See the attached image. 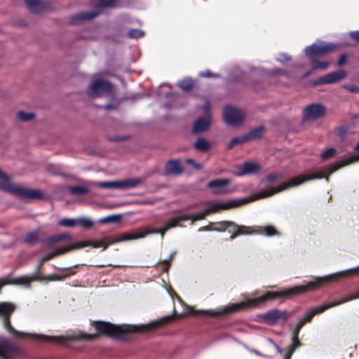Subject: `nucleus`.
<instances>
[{
    "label": "nucleus",
    "instance_id": "1",
    "mask_svg": "<svg viewBox=\"0 0 359 359\" xmlns=\"http://www.w3.org/2000/svg\"><path fill=\"white\" fill-rule=\"evenodd\" d=\"M15 309V305L10 302L0 303V316H4L3 325L9 333L17 337H30L38 341H48L52 344L67 346L71 341H93L98 337L97 333L86 334L76 332L68 335L49 336L36 333H25L16 330L11 324L9 316Z\"/></svg>",
    "mask_w": 359,
    "mask_h": 359
},
{
    "label": "nucleus",
    "instance_id": "2",
    "mask_svg": "<svg viewBox=\"0 0 359 359\" xmlns=\"http://www.w3.org/2000/svg\"><path fill=\"white\" fill-rule=\"evenodd\" d=\"M299 184V182L297 181V179H294L290 182H285L276 187L262 190L257 194L252 195L241 199L229 201L226 203L216 202L212 201H200V204L205 205L206 208H204L202 211L198 212L191 215V223H194L196 221L203 219L210 213L217 212L222 210H228L233 208H236L249 202L270 197L279 192H282L290 188H293Z\"/></svg>",
    "mask_w": 359,
    "mask_h": 359
},
{
    "label": "nucleus",
    "instance_id": "3",
    "mask_svg": "<svg viewBox=\"0 0 359 359\" xmlns=\"http://www.w3.org/2000/svg\"><path fill=\"white\" fill-rule=\"evenodd\" d=\"M172 315L163 316L149 323L140 325H114L110 323L95 320L91 325L99 334H105L113 339L127 341L134 332H144L155 330L163 325L168 323Z\"/></svg>",
    "mask_w": 359,
    "mask_h": 359
},
{
    "label": "nucleus",
    "instance_id": "4",
    "mask_svg": "<svg viewBox=\"0 0 359 359\" xmlns=\"http://www.w3.org/2000/svg\"><path fill=\"white\" fill-rule=\"evenodd\" d=\"M292 292L290 287L285 288L280 291H268L264 294L257 297L250 298L245 302H241L238 303L231 304L226 305L224 308L219 309H208V310H194L190 306H186L187 309V314L198 315L203 314L205 316L211 317H218L224 316L231 313L236 312L238 310L244 309L247 306L258 307L259 305L264 304L267 301L273 300L278 298H290L291 297Z\"/></svg>",
    "mask_w": 359,
    "mask_h": 359
},
{
    "label": "nucleus",
    "instance_id": "5",
    "mask_svg": "<svg viewBox=\"0 0 359 359\" xmlns=\"http://www.w3.org/2000/svg\"><path fill=\"white\" fill-rule=\"evenodd\" d=\"M356 273H359V265L323 276H315L314 280L308 282L306 285H297L290 287L292 295L294 296L306 292L309 290L318 289L324 284L336 282L344 277L354 276Z\"/></svg>",
    "mask_w": 359,
    "mask_h": 359
},
{
    "label": "nucleus",
    "instance_id": "6",
    "mask_svg": "<svg viewBox=\"0 0 359 359\" xmlns=\"http://www.w3.org/2000/svg\"><path fill=\"white\" fill-rule=\"evenodd\" d=\"M354 149L355 151H359V142L355 147ZM359 161V153L357 155L351 156L348 158H344L339 161H337L332 165H330L328 167L325 168L322 170L317 171L311 175H298L294 177L291 178L287 182H290L294 179H297V181L299 182V184L296 185L294 187H298L304 183H306L311 180H320L325 178L327 182H328V177L331 174L334 173L335 171L339 170V168L354 163L355 162Z\"/></svg>",
    "mask_w": 359,
    "mask_h": 359
},
{
    "label": "nucleus",
    "instance_id": "7",
    "mask_svg": "<svg viewBox=\"0 0 359 359\" xmlns=\"http://www.w3.org/2000/svg\"><path fill=\"white\" fill-rule=\"evenodd\" d=\"M322 313V309L319 306L312 307L305 312L303 317L299 318L295 325H290V328L292 330V344L286 348V353L284 356V359H291V357L295 350L302 346V343L299 339V335L301 330L305 324L310 323L316 315Z\"/></svg>",
    "mask_w": 359,
    "mask_h": 359
},
{
    "label": "nucleus",
    "instance_id": "8",
    "mask_svg": "<svg viewBox=\"0 0 359 359\" xmlns=\"http://www.w3.org/2000/svg\"><path fill=\"white\" fill-rule=\"evenodd\" d=\"M0 178L6 181V183H0V189L9 192L22 198L41 199L43 193L41 190L32 188H24L20 186H13L10 183V177L0 170Z\"/></svg>",
    "mask_w": 359,
    "mask_h": 359
},
{
    "label": "nucleus",
    "instance_id": "9",
    "mask_svg": "<svg viewBox=\"0 0 359 359\" xmlns=\"http://www.w3.org/2000/svg\"><path fill=\"white\" fill-rule=\"evenodd\" d=\"M148 234H146V228L140 230L138 233L134 234L130 233H124L119 235L116 238L112 239L109 238H105L103 240L99 241H85L84 242H89L90 245L88 247L91 246L95 248H103L104 250L109 245H112L116 243L133 241L144 238Z\"/></svg>",
    "mask_w": 359,
    "mask_h": 359
},
{
    "label": "nucleus",
    "instance_id": "10",
    "mask_svg": "<svg viewBox=\"0 0 359 359\" xmlns=\"http://www.w3.org/2000/svg\"><path fill=\"white\" fill-rule=\"evenodd\" d=\"M88 184L91 186H97L102 189H120L125 190L133 189L137 187L142 183V180L139 177L128 178L118 181H107V182H88Z\"/></svg>",
    "mask_w": 359,
    "mask_h": 359
},
{
    "label": "nucleus",
    "instance_id": "11",
    "mask_svg": "<svg viewBox=\"0 0 359 359\" xmlns=\"http://www.w3.org/2000/svg\"><path fill=\"white\" fill-rule=\"evenodd\" d=\"M114 91L112 83L105 79H98L93 80L86 90V93L89 97H101L104 94L107 96Z\"/></svg>",
    "mask_w": 359,
    "mask_h": 359
},
{
    "label": "nucleus",
    "instance_id": "12",
    "mask_svg": "<svg viewBox=\"0 0 359 359\" xmlns=\"http://www.w3.org/2000/svg\"><path fill=\"white\" fill-rule=\"evenodd\" d=\"M89 245H90V243L89 242L80 241V242L72 243L69 245L62 246V247H59V248H56L53 252L48 253L46 255H45L43 257H42L39 264L36 266L35 273H36L38 275L43 264H46V262L54 258L55 257L64 255V254L67 253L72 250H75L88 247Z\"/></svg>",
    "mask_w": 359,
    "mask_h": 359
},
{
    "label": "nucleus",
    "instance_id": "13",
    "mask_svg": "<svg viewBox=\"0 0 359 359\" xmlns=\"http://www.w3.org/2000/svg\"><path fill=\"white\" fill-rule=\"evenodd\" d=\"M245 116L243 109L232 105H226L223 109V119L227 126H240L244 122Z\"/></svg>",
    "mask_w": 359,
    "mask_h": 359
},
{
    "label": "nucleus",
    "instance_id": "14",
    "mask_svg": "<svg viewBox=\"0 0 359 359\" xmlns=\"http://www.w3.org/2000/svg\"><path fill=\"white\" fill-rule=\"evenodd\" d=\"M336 47L337 45L332 43L316 40L313 44L304 48V53L309 60L313 61L315 57L332 52Z\"/></svg>",
    "mask_w": 359,
    "mask_h": 359
},
{
    "label": "nucleus",
    "instance_id": "15",
    "mask_svg": "<svg viewBox=\"0 0 359 359\" xmlns=\"http://www.w3.org/2000/svg\"><path fill=\"white\" fill-rule=\"evenodd\" d=\"M24 357V351L9 341L0 338V359H11V357Z\"/></svg>",
    "mask_w": 359,
    "mask_h": 359
},
{
    "label": "nucleus",
    "instance_id": "16",
    "mask_svg": "<svg viewBox=\"0 0 359 359\" xmlns=\"http://www.w3.org/2000/svg\"><path fill=\"white\" fill-rule=\"evenodd\" d=\"M325 114V107L320 104L313 103L305 107L303 111L302 121L318 119Z\"/></svg>",
    "mask_w": 359,
    "mask_h": 359
},
{
    "label": "nucleus",
    "instance_id": "17",
    "mask_svg": "<svg viewBox=\"0 0 359 359\" xmlns=\"http://www.w3.org/2000/svg\"><path fill=\"white\" fill-rule=\"evenodd\" d=\"M346 76V72L344 70H338L318 77L313 80L312 83L314 86L334 83L343 80Z\"/></svg>",
    "mask_w": 359,
    "mask_h": 359
},
{
    "label": "nucleus",
    "instance_id": "18",
    "mask_svg": "<svg viewBox=\"0 0 359 359\" xmlns=\"http://www.w3.org/2000/svg\"><path fill=\"white\" fill-rule=\"evenodd\" d=\"M99 15V12L88 11L81 12L69 17V24L71 25H79L84 21L93 19Z\"/></svg>",
    "mask_w": 359,
    "mask_h": 359
},
{
    "label": "nucleus",
    "instance_id": "19",
    "mask_svg": "<svg viewBox=\"0 0 359 359\" xmlns=\"http://www.w3.org/2000/svg\"><path fill=\"white\" fill-rule=\"evenodd\" d=\"M261 170V167L257 163L245 161L241 166L238 167V170L236 173V176L241 177L248 175H255L258 173Z\"/></svg>",
    "mask_w": 359,
    "mask_h": 359
},
{
    "label": "nucleus",
    "instance_id": "20",
    "mask_svg": "<svg viewBox=\"0 0 359 359\" xmlns=\"http://www.w3.org/2000/svg\"><path fill=\"white\" fill-rule=\"evenodd\" d=\"M178 226L179 224L176 218L174 217L168 220L160 229H154L147 227L146 234H160L163 238L166 231Z\"/></svg>",
    "mask_w": 359,
    "mask_h": 359
},
{
    "label": "nucleus",
    "instance_id": "21",
    "mask_svg": "<svg viewBox=\"0 0 359 359\" xmlns=\"http://www.w3.org/2000/svg\"><path fill=\"white\" fill-rule=\"evenodd\" d=\"M183 168L180 161L178 159L169 160L165 165V175H176L178 176L182 173Z\"/></svg>",
    "mask_w": 359,
    "mask_h": 359
},
{
    "label": "nucleus",
    "instance_id": "22",
    "mask_svg": "<svg viewBox=\"0 0 359 359\" xmlns=\"http://www.w3.org/2000/svg\"><path fill=\"white\" fill-rule=\"evenodd\" d=\"M210 119L208 117L201 116L194 123L191 134L197 135L206 131L210 127Z\"/></svg>",
    "mask_w": 359,
    "mask_h": 359
},
{
    "label": "nucleus",
    "instance_id": "23",
    "mask_svg": "<svg viewBox=\"0 0 359 359\" xmlns=\"http://www.w3.org/2000/svg\"><path fill=\"white\" fill-rule=\"evenodd\" d=\"M39 278L36 273H34L32 276H22L20 277L14 278L13 279L8 278L9 285H22L25 287H29L30 283L34 280H39Z\"/></svg>",
    "mask_w": 359,
    "mask_h": 359
},
{
    "label": "nucleus",
    "instance_id": "24",
    "mask_svg": "<svg viewBox=\"0 0 359 359\" xmlns=\"http://www.w3.org/2000/svg\"><path fill=\"white\" fill-rule=\"evenodd\" d=\"M359 299V290L357 294H352L351 296H346L342 298L341 299L331 302V303H324L322 305L319 306L320 309H322L323 313L326 310L345 304L346 302H348L352 300H355Z\"/></svg>",
    "mask_w": 359,
    "mask_h": 359
},
{
    "label": "nucleus",
    "instance_id": "25",
    "mask_svg": "<svg viewBox=\"0 0 359 359\" xmlns=\"http://www.w3.org/2000/svg\"><path fill=\"white\" fill-rule=\"evenodd\" d=\"M229 183L230 180L226 178H217L210 181L207 184V187L212 189V194H221L219 189L226 187Z\"/></svg>",
    "mask_w": 359,
    "mask_h": 359
},
{
    "label": "nucleus",
    "instance_id": "26",
    "mask_svg": "<svg viewBox=\"0 0 359 359\" xmlns=\"http://www.w3.org/2000/svg\"><path fill=\"white\" fill-rule=\"evenodd\" d=\"M257 233L266 237L282 236V233L277 230L273 225L259 226Z\"/></svg>",
    "mask_w": 359,
    "mask_h": 359
},
{
    "label": "nucleus",
    "instance_id": "27",
    "mask_svg": "<svg viewBox=\"0 0 359 359\" xmlns=\"http://www.w3.org/2000/svg\"><path fill=\"white\" fill-rule=\"evenodd\" d=\"M262 320L267 323L274 325L279 321V310L273 309L260 316Z\"/></svg>",
    "mask_w": 359,
    "mask_h": 359
},
{
    "label": "nucleus",
    "instance_id": "28",
    "mask_svg": "<svg viewBox=\"0 0 359 359\" xmlns=\"http://www.w3.org/2000/svg\"><path fill=\"white\" fill-rule=\"evenodd\" d=\"M107 97L109 98V102L107 104L99 106L98 107L107 111L116 109L120 104V101L118 99L114 90L111 92V93L109 94Z\"/></svg>",
    "mask_w": 359,
    "mask_h": 359
},
{
    "label": "nucleus",
    "instance_id": "29",
    "mask_svg": "<svg viewBox=\"0 0 359 359\" xmlns=\"http://www.w3.org/2000/svg\"><path fill=\"white\" fill-rule=\"evenodd\" d=\"M194 147L196 150L202 152H206L211 148V144L209 141L203 137H198L196 139L194 144Z\"/></svg>",
    "mask_w": 359,
    "mask_h": 359
},
{
    "label": "nucleus",
    "instance_id": "30",
    "mask_svg": "<svg viewBox=\"0 0 359 359\" xmlns=\"http://www.w3.org/2000/svg\"><path fill=\"white\" fill-rule=\"evenodd\" d=\"M234 231L231 235L230 236V239L233 240L237 236H241V235H248L250 233V231H249V227L243 226V225H238L236 224V226H231Z\"/></svg>",
    "mask_w": 359,
    "mask_h": 359
},
{
    "label": "nucleus",
    "instance_id": "31",
    "mask_svg": "<svg viewBox=\"0 0 359 359\" xmlns=\"http://www.w3.org/2000/svg\"><path fill=\"white\" fill-rule=\"evenodd\" d=\"M266 128L264 126H260L259 127L250 130L248 133L250 140H252L261 138Z\"/></svg>",
    "mask_w": 359,
    "mask_h": 359
},
{
    "label": "nucleus",
    "instance_id": "32",
    "mask_svg": "<svg viewBox=\"0 0 359 359\" xmlns=\"http://www.w3.org/2000/svg\"><path fill=\"white\" fill-rule=\"evenodd\" d=\"M121 217L122 215L121 214L108 215L100 218L98 222L100 224H116L121 221Z\"/></svg>",
    "mask_w": 359,
    "mask_h": 359
},
{
    "label": "nucleus",
    "instance_id": "33",
    "mask_svg": "<svg viewBox=\"0 0 359 359\" xmlns=\"http://www.w3.org/2000/svg\"><path fill=\"white\" fill-rule=\"evenodd\" d=\"M118 0H91L96 8H109L114 6Z\"/></svg>",
    "mask_w": 359,
    "mask_h": 359
},
{
    "label": "nucleus",
    "instance_id": "34",
    "mask_svg": "<svg viewBox=\"0 0 359 359\" xmlns=\"http://www.w3.org/2000/svg\"><path fill=\"white\" fill-rule=\"evenodd\" d=\"M177 86L182 90L189 91L194 86L193 80L191 77H185L177 82Z\"/></svg>",
    "mask_w": 359,
    "mask_h": 359
},
{
    "label": "nucleus",
    "instance_id": "35",
    "mask_svg": "<svg viewBox=\"0 0 359 359\" xmlns=\"http://www.w3.org/2000/svg\"><path fill=\"white\" fill-rule=\"evenodd\" d=\"M27 7L36 13L39 12L43 7L42 1L41 0H24Z\"/></svg>",
    "mask_w": 359,
    "mask_h": 359
},
{
    "label": "nucleus",
    "instance_id": "36",
    "mask_svg": "<svg viewBox=\"0 0 359 359\" xmlns=\"http://www.w3.org/2000/svg\"><path fill=\"white\" fill-rule=\"evenodd\" d=\"M69 192L73 195L83 196L89 192V189L83 186H72L69 187Z\"/></svg>",
    "mask_w": 359,
    "mask_h": 359
},
{
    "label": "nucleus",
    "instance_id": "37",
    "mask_svg": "<svg viewBox=\"0 0 359 359\" xmlns=\"http://www.w3.org/2000/svg\"><path fill=\"white\" fill-rule=\"evenodd\" d=\"M352 133V126L351 125H344L338 128V136L341 140H344L348 134Z\"/></svg>",
    "mask_w": 359,
    "mask_h": 359
},
{
    "label": "nucleus",
    "instance_id": "38",
    "mask_svg": "<svg viewBox=\"0 0 359 359\" xmlns=\"http://www.w3.org/2000/svg\"><path fill=\"white\" fill-rule=\"evenodd\" d=\"M16 116L18 120L23 122H28L32 121L35 117V114L33 112L26 113L22 110L17 112Z\"/></svg>",
    "mask_w": 359,
    "mask_h": 359
},
{
    "label": "nucleus",
    "instance_id": "39",
    "mask_svg": "<svg viewBox=\"0 0 359 359\" xmlns=\"http://www.w3.org/2000/svg\"><path fill=\"white\" fill-rule=\"evenodd\" d=\"M57 224L60 226L73 228L77 225V218H62Z\"/></svg>",
    "mask_w": 359,
    "mask_h": 359
},
{
    "label": "nucleus",
    "instance_id": "40",
    "mask_svg": "<svg viewBox=\"0 0 359 359\" xmlns=\"http://www.w3.org/2000/svg\"><path fill=\"white\" fill-rule=\"evenodd\" d=\"M77 224H80L84 229H90L93 226L94 222L89 217H77Z\"/></svg>",
    "mask_w": 359,
    "mask_h": 359
},
{
    "label": "nucleus",
    "instance_id": "41",
    "mask_svg": "<svg viewBox=\"0 0 359 359\" xmlns=\"http://www.w3.org/2000/svg\"><path fill=\"white\" fill-rule=\"evenodd\" d=\"M145 32L140 29H130L128 32L127 36L129 39H137L144 36Z\"/></svg>",
    "mask_w": 359,
    "mask_h": 359
},
{
    "label": "nucleus",
    "instance_id": "42",
    "mask_svg": "<svg viewBox=\"0 0 359 359\" xmlns=\"http://www.w3.org/2000/svg\"><path fill=\"white\" fill-rule=\"evenodd\" d=\"M217 225L218 227L212 229V231H224L229 227L236 226V223L231 221H222L217 223Z\"/></svg>",
    "mask_w": 359,
    "mask_h": 359
},
{
    "label": "nucleus",
    "instance_id": "43",
    "mask_svg": "<svg viewBox=\"0 0 359 359\" xmlns=\"http://www.w3.org/2000/svg\"><path fill=\"white\" fill-rule=\"evenodd\" d=\"M38 237H39L38 231H30V232L27 233L26 234V236H25L23 241L26 243H27L29 245H32L37 241Z\"/></svg>",
    "mask_w": 359,
    "mask_h": 359
},
{
    "label": "nucleus",
    "instance_id": "44",
    "mask_svg": "<svg viewBox=\"0 0 359 359\" xmlns=\"http://www.w3.org/2000/svg\"><path fill=\"white\" fill-rule=\"evenodd\" d=\"M337 151L334 147H330L327 149L324 152L320 154L321 161H326L333 156H334L337 154Z\"/></svg>",
    "mask_w": 359,
    "mask_h": 359
},
{
    "label": "nucleus",
    "instance_id": "45",
    "mask_svg": "<svg viewBox=\"0 0 359 359\" xmlns=\"http://www.w3.org/2000/svg\"><path fill=\"white\" fill-rule=\"evenodd\" d=\"M283 177V175L281 172H273L269 174L267 177L265 178L264 181L266 182L272 183L276 182L280 179H282Z\"/></svg>",
    "mask_w": 359,
    "mask_h": 359
},
{
    "label": "nucleus",
    "instance_id": "46",
    "mask_svg": "<svg viewBox=\"0 0 359 359\" xmlns=\"http://www.w3.org/2000/svg\"><path fill=\"white\" fill-rule=\"evenodd\" d=\"M311 62L312 63L313 69L314 70L318 69H325L329 66V63L327 62H321L315 60H313V61Z\"/></svg>",
    "mask_w": 359,
    "mask_h": 359
},
{
    "label": "nucleus",
    "instance_id": "47",
    "mask_svg": "<svg viewBox=\"0 0 359 359\" xmlns=\"http://www.w3.org/2000/svg\"><path fill=\"white\" fill-rule=\"evenodd\" d=\"M44 243L48 245V246H53V245L59 243V241H58V238H57V235H53V236H49L48 238H46L44 241Z\"/></svg>",
    "mask_w": 359,
    "mask_h": 359
},
{
    "label": "nucleus",
    "instance_id": "48",
    "mask_svg": "<svg viewBox=\"0 0 359 359\" xmlns=\"http://www.w3.org/2000/svg\"><path fill=\"white\" fill-rule=\"evenodd\" d=\"M277 61L281 63L288 62L291 60V57L287 53H280L276 58Z\"/></svg>",
    "mask_w": 359,
    "mask_h": 359
},
{
    "label": "nucleus",
    "instance_id": "49",
    "mask_svg": "<svg viewBox=\"0 0 359 359\" xmlns=\"http://www.w3.org/2000/svg\"><path fill=\"white\" fill-rule=\"evenodd\" d=\"M292 315V313H289L286 311L279 310V320H287Z\"/></svg>",
    "mask_w": 359,
    "mask_h": 359
},
{
    "label": "nucleus",
    "instance_id": "50",
    "mask_svg": "<svg viewBox=\"0 0 359 359\" xmlns=\"http://www.w3.org/2000/svg\"><path fill=\"white\" fill-rule=\"evenodd\" d=\"M343 88L349 90L351 93H359V88L354 85H344Z\"/></svg>",
    "mask_w": 359,
    "mask_h": 359
},
{
    "label": "nucleus",
    "instance_id": "51",
    "mask_svg": "<svg viewBox=\"0 0 359 359\" xmlns=\"http://www.w3.org/2000/svg\"><path fill=\"white\" fill-rule=\"evenodd\" d=\"M57 236L59 242L62 241H66V240L67 241L72 240V236L69 233H60V234H57Z\"/></svg>",
    "mask_w": 359,
    "mask_h": 359
},
{
    "label": "nucleus",
    "instance_id": "52",
    "mask_svg": "<svg viewBox=\"0 0 359 359\" xmlns=\"http://www.w3.org/2000/svg\"><path fill=\"white\" fill-rule=\"evenodd\" d=\"M186 162L189 164H191L192 165V166L196 169V170H201L202 168V165L201 164H199L198 163L196 162L194 159L192 158H187L186 160Z\"/></svg>",
    "mask_w": 359,
    "mask_h": 359
},
{
    "label": "nucleus",
    "instance_id": "53",
    "mask_svg": "<svg viewBox=\"0 0 359 359\" xmlns=\"http://www.w3.org/2000/svg\"><path fill=\"white\" fill-rule=\"evenodd\" d=\"M128 137H124V136H114V137H107V140L110 142H122V141H124L126 140H127Z\"/></svg>",
    "mask_w": 359,
    "mask_h": 359
},
{
    "label": "nucleus",
    "instance_id": "54",
    "mask_svg": "<svg viewBox=\"0 0 359 359\" xmlns=\"http://www.w3.org/2000/svg\"><path fill=\"white\" fill-rule=\"evenodd\" d=\"M241 144L240 142H239V139H238V137H233L230 142H229L228 144V149H231L233 148L235 145L236 144Z\"/></svg>",
    "mask_w": 359,
    "mask_h": 359
},
{
    "label": "nucleus",
    "instance_id": "55",
    "mask_svg": "<svg viewBox=\"0 0 359 359\" xmlns=\"http://www.w3.org/2000/svg\"><path fill=\"white\" fill-rule=\"evenodd\" d=\"M175 217L176 218L178 223L180 222L188 221L189 219L191 220V217L189 215H182Z\"/></svg>",
    "mask_w": 359,
    "mask_h": 359
},
{
    "label": "nucleus",
    "instance_id": "56",
    "mask_svg": "<svg viewBox=\"0 0 359 359\" xmlns=\"http://www.w3.org/2000/svg\"><path fill=\"white\" fill-rule=\"evenodd\" d=\"M175 255H176V251H172L170 254L169 257L167 259H165L161 261L160 262H161L163 264L169 265Z\"/></svg>",
    "mask_w": 359,
    "mask_h": 359
},
{
    "label": "nucleus",
    "instance_id": "57",
    "mask_svg": "<svg viewBox=\"0 0 359 359\" xmlns=\"http://www.w3.org/2000/svg\"><path fill=\"white\" fill-rule=\"evenodd\" d=\"M268 341L276 349L279 354L283 355V350L279 346H278L273 339H269Z\"/></svg>",
    "mask_w": 359,
    "mask_h": 359
},
{
    "label": "nucleus",
    "instance_id": "58",
    "mask_svg": "<svg viewBox=\"0 0 359 359\" xmlns=\"http://www.w3.org/2000/svg\"><path fill=\"white\" fill-rule=\"evenodd\" d=\"M350 36L357 42H359V30L351 31L349 33Z\"/></svg>",
    "mask_w": 359,
    "mask_h": 359
},
{
    "label": "nucleus",
    "instance_id": "59",
    "mask_svg": "<svg viewBox=\"0 0 359 359\" xmlns=\"http://www.w3.org/2000/svg\"><path fill=\"white\" fill-rule=\"evenodd\" d=\"M346 59H347L346 55V54H341L340 55V57L339 58V60H338V62H337L338 66L341 67L342 65H344V64L346 61Z\"/></svg>",
    "mask_w": 359,
    "mask_h": 359
},
{
    "label": "nucleus",
    "instance_id": "60",
    "mask_svg": "<svg viewBox=\"0 0 359 359\" xmlns=\"http://www.w3.org/2000/svg\"><path fill=\"white\" fill-rule=\"evenodd\" d=\"M212 75V73L209 69H207L204 72H201L198 73V76L200 77H211Z\"/></svg>",
    "mask_w": 359,
    "mask_h": 359
},
{
    "label": "nucleus",
    "instance_id": "61",
    "mask_svg": "<svg viewBox=\"0 0 359 359\" xmlns=\"http://www.w3.org/2000/svg\"><path fill=\"white\" fill-rule=\"evenodd\" d=\"M238 139H239V142L241 144L250 141L248 133H246L243 135H241V136H238Z\"/></svg>",
    "mask_w": 359,
    "mask_h": 359
},
{
    "label": "nucleus",
    "instance_id": "62",
    "mask_svg": "<svg viewBox=\"0 0 359 359\" xmlns=\"http://www.w3.org/2000/svg\"><path fill=\"white\" fill-rule=\"evenodd\" d=\"M54 169H55L54 165H48L46 167L47 171L49 172L50 173L55 175H58V173L57 172H55Z\"/></svg>",
    "mask_w": 359,
    "mask_h": 359
},
{
    "label": "nucleus",
    "instance_id": "63",
    "mask_svg": "<svg viewBox=\"0 0 359 359\" xmlns=\"http://www.w3.org/2000/svg\"><path fill=\"white\" fill-rule=\"evenodd\" d=\"M203 111L205 114H209L210 111V104L209 102H205L203 105Z\"/></svg>",
    "mask_w": 359,
    "mask_h": 359
},
{
    "label": "nucleus",
    "instance_id": "64",
    "mask_svg": "<svg viewBox=\"0 0 359 359\" xmlns=\"http://www.w3.org/2000/svg\"><path fill=\"white\" fill-rule=\"evenodd\" d=\"M201 205L200 204V202H198V203H193V204L189 205L186 208V210L195 209V208H198V207H199V206H201Z\"/></svg>",
    "mask_w": 359,
    "mask_h": 359
}]
</instances>
